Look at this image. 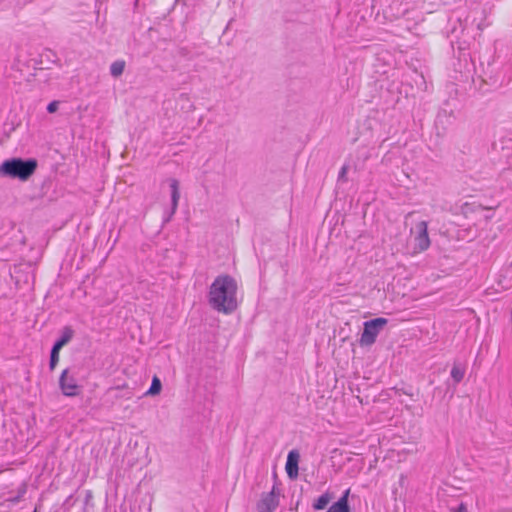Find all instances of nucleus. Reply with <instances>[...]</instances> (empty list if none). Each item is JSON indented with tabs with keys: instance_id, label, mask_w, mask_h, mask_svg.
<instances>
[{
	"instance_id": "f257e3e1",
	"label": "nucleus",
	"mask_w": 512,
	"mask_h": 512,
	"mask_svg": "<svg viewBox=\"0 0 512 512\" xmlns=\"http://www.w3.org/2000/svg\"><path fill=\"white\" fill-rule=\"evenodd\" d=\"M237 282L229 275H220L212 282L208 302L210 306L225 314L233 312L237 306Z\"/></svg>"
},
{
	"instance_id": "f03ea898",
	"label": "nucleus",
	"mask_w": 512,
	"mask_h": 512,
	"mask_svg": "<svg viewBox=\"0 0 512 512\" xmlns=\"http://www.w3.org/2000/svg\"><path fill=\"white\" fill-rule=\"evenodd\" d=\"M36 168L37 162L34 159L13 158L1 164L0 175L25 181L35 172Z\"/></svg>"
},
{
	"instance_id": "7ed1b4c3",
	"label": "nucleus",
	"mask_w": 512,
	"mask_h": 512,
	"mask_svg": "<svg viewBox=\"0 0 512 512\" xmlns=\"http://www.w3.org/2000/svg\"><path fill=\"white\" fill-rule=\"evenodd\" d=\"M388 323L386 318L378 317L364 323L363 332L360 338V344L370 346L375 343L381 329Z\"/></svg>"
},
{
	"instance_id": "20e7f679",
	"label": "nucleus",
	"mask_w": 512,
	"mask_h": 512,
	"mask_svg": "<svg viewBox=\"0 0 512 512\" xmlns=\"http://www.w3.org/2000/svg\"><path fill=\"white\" fill-rule=\"evenodd\" d=\"M411 232L414 234L413 253L417 254L426 251L431 243L428 235V223L426 221L418 222Z\"/></svg>"
},
{
	"instance_id": "39448f33",
	"label": "nucleus",
	"mask_w": 512,
	"mask_h": 512,
	"mask_svg": "<svg viewBox=\"0 0 512 512\" xmlns=\"http://www.w3.org/2000/svg\"><path fill=\"white\" fill-rule=\"evenodd\" d=\"M59 386L65 396L74 397L80 393L76 373L69 369H65L62 372L59 379Z\"/></svg>"
},
{
	"instance_id": "423d86ee",
	"label": "nucleus",
	"mask_w": 512,
	"mask_h": 512,
	"mask_svg": "<svg viewBox=\"0 0 512 512\" xmlns=\"http://www.w3.org/2000/svg\"><path fill=\"white\" fill-rule=\"evenodd\" d=\"M279 504V495L275 492V488L262 495L260 501L257 504L259 512H273Z\"/></svg>"
},
{
	"instance_id": "0eeeda50",
	"label": "nucleus",
	"mask_w": 512,
	"mask_h": 512,
	"mask_svg": "<svg viewBox=\"0 0 512 512\" xmlns=\"http://www.w3.org/2000/svg\"><path fill=\"white\" fill-rule=\"evenodd\" d=\"M299 458H300V455L297 450H291L288 453L285 469H286L287 475L291 479H295L298 476Z\"/></svg>"
},
{
	"instance_id": "6e6552de",
	"label": "nucleus",
	"mask_w": 512,
	"mask_h": 512,
	"mask_svg": "<svg viewBox=\"0 0 512 512\" xmlns=\"http://www.w3.org/2000/svg\"><path fill=\"white\" fill-rule=\"evenodd\" d=\"M350 490H346L340 499L332 504L327 512H349V505H348V496H349Z\"/></svg>"
},
{
	"instance_id": "1a4fd4ad",
	"label": "nucleus",
	"mask_w": 512,
	"mask_h": 512,
	"mask_svg": "<svg viewBox=\"0 0 512 512\" xmlns=\"http://www.w3.org/2000/svg\"><path fill=\"white\" fill-rule=\"evenodd\" d=\"M169 184L171 189V214H174L180 198L179 182L176 179H171Z\"/></svg>"
},
{
	"instance_id": "9d476101",
	"label": "nucleus",
	"mask_w": 512,
	"mask_h": 512,
	"mask_svg": "<svg viewBox=\"0 0 512 512\" xmlns=\"http://www.w3.org/2000/svg\"><path fill=\"white\" fill-rule=\"evenodd\" d=\"M73 337V330L69 327H65L62 331L61 337L54 343L53 347L61 350Z\"/></svg>"
},
{
	"instance_id": "9b49d317",
	"label": "nucleus",
	"mask_w": 512,
	"mask_h": 512,
	"mask_svg": "<svg viewBox=\"0 0 512 512\" xmlns=\"http://www.w3.org/2000/svg\"><path fill=\"white\" fill-rule=\"evenodd\" d=\"M331 499H332V495L329 492H326L314 501L313 508L315 510H322V509L326 508V506L329 504Z\"/></svg>"
},
{
	"instance_id": "f8f14e48",
	"label": "nucleus",
	"mask_w": 512,
	"mask_h": 512,
	"mask_svg": "<svg viewBox=\"0 0 512 512\" xmlns=\"http://www.w3.org/2000/svg\"><path fill=\"white\" fill-rule=\"evenodd\" d=\"M465 375V368L455 364L451 369V377L456 382L459 383L462 381Z\"/></svg>"
},
{
	"instance_id": "ddd939ff",
	"label": "nucleus",
	"mask_w": 512,
	"mask_h": 512,
	"mask_svg": "<svg viewBox=\"0 0 512 512\" xmlns=\"http://www.w3.org/2000/svg\"><path fill=\"white\" fill-rule=\"evenodd\" d=\"M125 68V62L122 60L115 61L110 66V72L113 77H119Z\"/></svg>"
},
{
	"instance_id": "4468645a",
	"label": "nucleus",
	"mask_w": 512,
	"mask_h": 512,
	"mask_svg": "<svg viewBox=\"0 0 512 512\" xmlns=\"http://www.w3.org/2000/svg\"><path fill=\"white\" fill-rule=\"evenodd\" d=\"M161 388H162V384H161L160 379L158 377L154 376L152 379L151 386L148 389V391L146 392V395H152V396L157 395L160 393Z\"/></svg>"
},
{
	"instance_id": "2eb2a0df",
	"label": "nucleus",
	"mask_w": 512,
	"mask_h": 512,
	"mask_svg": "<svg viewBox=\"0 0 512 512\" xmlns=\"http://www.w3.org/2000/svg\"><path fill=\"white\" fill-rule=\"evenodd\" d=\"M59 349L52 347L50 355V369L53 370L59 361Z\"/></svg>"
},
{
	"instance_id": "dca6fc26",
	"label": "nucleus",
	"mask_w": 512,
	"mask_h": 512,
	"mask_svg": "<svg viewBox=\"0 0 512 512\" xmlns=\"http://www.w3.org/2000/svg\"><path fill=\"white\" fill-rule=\"evenodd\" d=\"M58 106H59V102H58V101H52V102H50V103L48 104V106H47V111H48L49 113H54V112H56V111H57Z\"/></svg>"
},
{
	"instance_id": "f3484780",
	"label": "nucleus",
	"mask_w": 512,
	"mask_h": 512,
	"mask_svg": "<svg viewBox=\"0 0 512 512\" xmlns=\"http://www.w3.org/2000/svg\"><path fill=\"white\" fill-rule=\"evenodd\" d=\"M467 508L464 503H460L456 508H451V512H466Z\"/></svg>"
},
{
	"instance_id": "a211bd4d",
	"label": "nucleus",
	"mask_w": 512,
	"mask_h": 512,
	"mask_svg": "<svg viewBox=\"0 0 512 512\" xmlns=\"http://www.w3.org/2000/svg\"><path fill=\"white\" fill-rule=\"evenodd\" d=\"M346 174V167H343L340 171V177H343Z\"/></svg>"
}]
</instances>
